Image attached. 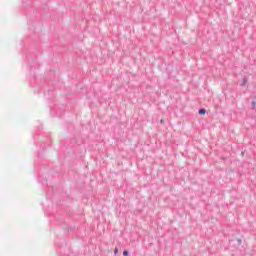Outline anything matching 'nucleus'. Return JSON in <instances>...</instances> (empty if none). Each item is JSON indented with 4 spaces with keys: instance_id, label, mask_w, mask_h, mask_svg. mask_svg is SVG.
<instances>
[{
    "instance_id": "1",
    "label": "nucleus",
    "mask_w": 256,
    "mask_h": 256,
    "mask_svg": "<svg viewBox=\"0 0 256 256\" xmlns=\"http://www.w3.org/2000/svg\"><path fill=\"white\" fill-rule=\"evenodd\" d=\"M205 113H207L206 109H200L199 110V115H205Z\"/></svg>"
},
{
    "instance_id": "2",
    "label": "nucleus",
    "mask_w": 256,
    "mask_h": 256,
    "mask_svg": "<svg viewBox=\"0 0 256 256\" xmlns=\"http://www.w3.org/2000/svg\"><path fill=\"white\" fill-rule=\"evenodd\" d=\"M123 255H124V256H128V255H129V251L124 250V251H123Z\"/></svg>"
},
{
    "instance_id": "3",
    "label": "nucleus",
    "mask_w": 256,
    "mask_h": 256,
    "mask_svg": "<svg viewBox=\"0 0 256 256\" xmlns=\"http://www.w3.org/2000/svg\"><path fill=\"white\" fill-rule=\"evenodd\" d=\"M117 253H119V248L116 247V248L114 249V254L117 255Z\"/></svg>"
},
{
    "instance_id": "4",
    "label": "nucleus",
    "mask_w": 256,
    "mask_h": 256,
    "mask_svg": "<svg viewBox=\"0 0 256 256\" xmlns=\"http://www.w3.org/2000/svg\"><path fill=\"white\" fill-rule=\"evenodd\" d=\"M245 83H247V79H244V80H243V85H245Z\"/></svg>"
},
{
    "instance_id": "5",
    "label": "nucleus",
    "mask_w": 256,
    "mask_h": 256,
    "mask_svg": "<svg viewBox=\"0 0 256 256\" xmlns=\"http://www.w3.org/2000/svg\"><path fill=\"white\" fill-rule=\"evenodd\" d=\"M252 105H253V107H255V105H256V102H255V101H253V102H252Z\"/></svg>"
}]
</instances>
